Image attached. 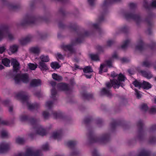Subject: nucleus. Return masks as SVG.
Returning <instances> with one entry per match:
<instances>
[{
  "label": "nucleus",
  "mask_w": 156,
  "mask_h": 156,
  "mask_svg": "<svg viewBox=\"0 0 156 156\" xmlns=\"http://www.w3.org/2000/svg\"><path fill=\"white\" fill-rule=\"evenodd\" d=\"M69 28L72 31L75 32L78 37L74 41L72 42V44L62 45L61 48L65 51H68L70 53H73L74 52L73 46L82 43L84 40V37L90 36V33L87 31L80 29L79 27L75 23H71L69 26Z\"/></svg>",
  "instance_id": "nucleus-1"
},
{
  "label": "nucleus",
  "mask_w": 156,
  "mask_h": 156,
  "mask_svg": "<svg viewBox=\"0 0 156 156\" xmlns=\"http://www.w3.org/2000/svg\"><path fill=\"white\" fill-rule=\"evenodd\" d=\"M20 119L22 121H27L29 122L33 126L37 134L41 136L46 135L45 130L43 128L42 126L38 123V120L36 119L25 115H21L20 117Z\"/></svg>",
  "instance_id": "nucleus-2"
},
{
  "label": "nucleus",
  "mask_w": 156,
  "mask_h": 156,
  "mask_svg": "<svg viewBox=\"0 0 156 156\" xmlns=\"http://www.w3.org/2000/svg\"><path fill=\"white\" fill-rule=\"evenodd\" d=\"M121 0H105L103 4L102 8L103 9V12L102 13L101 16L99 17L98 21V23H94L92 26L95 29H97L100 34L101 33L102 30L99 27V24L100 23L104 20V16L107 12L108 6L113 3L120 2Z\"/></svg>",
  "instance_id": "nucleus-3"
},
{
  "label": "nucleus",
  "mask_w": 156,
  "mask_h": 156,
  "mask_svg": "<svg viewBox=\"0 0 156 156\" xmlns=\"http://www.w3.org/2000/svg\"><path fill=\"white\" fill-rule=\"evenodd\" d=\"M87 136L90 143L99 142L105 143L108 142L110 140V135L108 133L103 134L101 137H98L95 135L92 130H89Z\"/></svg>",
  "instance_id": "nucleus-4"
},
{
  "label": "nucleus",
  "mask_w": 156,
  "mask_h": 156,
  "mask_svg": "<svg viewBox=\"0 0 156 156\" xmlns=\"http://www.w3.org/2000/svg\"><path fill=\"white\" fill-rule=\"evenodd\" d=\"M26 92L23 91H21L16 95L17 98L20 99L23 103L27 102V105L28 109L30 110L37 109L39 107V105L37 103L30 104L28 101V97L26 94Z\"/></svg>",
  "instance_id": "nucleus-5"
},
{
  "label": "nucleus",
  "mask_w": 156,
  "mask_h": 156,
  "mask_svg": "<svg viewBox=\"0 0 156 156\" xmlns=\"http://www.w3.org/2000/svg\"><path fill=\"white\" fill-rule=\"evenodd\" d=\"M116 81L114 80V79L110 80V82H108L106 83V86L107 88L106 89L104 88L101 90V94H102L106 95L107 97H110L112 96V94L110 89L113 87L115 89L119 88V84H117Z\"/></svg>",
  "instance_id": "nucleus-6"
},
{
  "label": "nucleus",
  "mask_w": 156,
  "mask_h": 156,
  "mask_svg": "<svg viewBox=\"0 0 156 156\" xmlns=\"http://www.w3.org/2000/svg\"><path fill=\"white\" fill-rule=\"evenodd\" d=\"M14 79L16 84H19L21 82L27 83L29 81V75L27 73H18L15 76Z\"/></svg>",
  "instance_id": "nucleus-7"
},
{
  "label": "nucleus",
  "mask_w": 156,
  "mask_h": 156,
  "mask_svg": "<svg viewBox=\"0 0 156 156\" xmlns=\"http://www.w3.org/2000/svg\"><path fill=\"white\" fill-rule=\"evenodd\" d=\"M37 20V18L34 16L27 14L24 19L22 20L20 25L23 26L28 25L35 24Z\"/></svg>",
  "instance_id": "nucleus-8"
},
{
  "label": "nucleus",
  "mask_w": 156,
  "mask_h": 156,
  "mask_svg": "<svg viewBox=\"0 0 156 156\" xmlns=\"http://www.w3.org/2000/svg\"><path fill=\"white\" fill-rule=\"evenodd\" d=\"M125 18L127 20L131 19L134 20L137 24H139L141 21V18L139 14H135L134 12H125L124 13Z\"/></svg>",
  "instance_id": "nucleus-9"
},
{
  "label": "nucleus",
  "mask_w": 156,
  "mask_h": 156,
  "mask_svg": "<svg viewBox=\"0 0 156 156\" xmlns=\"http://www.w3.org/2000/svg\"><path fill=\"white\" fill-rule=\"evenodd\" d=\"M137 126L138 128V138L139 140H141L144 139V135L143 121L141 120H139L137 123Z\"/></svg>",
  "instance_id": "nucleus-10"
},
{
  "label": "nucleus",
  "mask_w": 156,
  "mask_h": 156,
  "mask_svg": "<svg viewBox=\"0 0 156 156\" xmlns=\"http://www.w3.org/2000/svg\"><path fill=\"white\" fill-rule=\"evenodd\" d=\"M153 15L152 13H150L148 16L146 18L145 21L147 22L148 28L147 31L148 34L150 35L152 34V28L154 26V24L152 22Z\"/></svg>",
  "instance_id": "nucleus-11"
},
{
  "label": "nucleus",
  "mask_w": 156,
  "mask_h": 156,
  "mask_svg": "<svg viewBox=\"0 0 156 156\" xmlns=\"http://www.w3.org/2000/svg\"><path fill=\"white\" fill-rule=\"evenodd\" d=\"M126 79L125 76L123 75L122 73H120L118 75L117 80L115 79L114 80L116 81L117 82V84H119V87L120 86H121L123 87L125 86V84L122 83L125 81Z\"/></svg>",
  "instance_id": "nucleus-12"
},
{
  "label": "nucleus",
  "mask_w": 156,
  "mask_h": 156,
  "mask_svg": "<svg viewBox=\"0 0 156 156\" xmlns=\"http://www.w3.org/2000/svg\"><path fill=\"white\" fill-rule=\"evenodd\" d=\"M123 122L119 120L113 119L112 122L110 123V126L112 130H115L116 126H122Z\"/></svg>",
  "instance_id": "nucleus-13"
},
{
  "label": "nucleus",
  "mask_w": 156,
  "mask_h": 156,
  "mask_svg": "<svg viewBox=\"0 0 156 156\" xmlns=\"http://www.w3.org/2000/svg\"><path fill=\"white\" fill-rule=\"evenodd\" d=\"M57 87L59 90L62 91H68L69 90L68 85L66 83H58L57 85Z\"/></svg>",
  "instance_id": "nucleus-14"
},
{
  "label": "nucleus",
  "mask_w": 156,
  "mask_h": 156,
  "mask_svg": "<svg viewBox=\"0 0 156 156\" xmlns=\"http://www.w3.org/2000/svg\"><path fill=\"white\" fill-rule=\"evenodd\" d=\"M11 60V65L13 66V70L14 72H17L20 69V64L16 59H13Z\"/></svg>",
  "instance_id": "nucleus-15"
},
{
  "label": "nucleus",
  "mask_w": 156,
  "mask_h": 156,
  "mask_svg": "<svg viewBox=\"0 0 156 156\" xmlns=\"http://www.w3.org/2000/svg\"><path fill=\"white\" fill-rule=\"evenodd\" d=\"M83 98L84 99L89 100L93 98V94H91L87 93L86 91H83L81 93Z\"/></svg>",
  "instance_id": "nucleus-16"
},
{
  "label": "nucleus",
  "mask_w": 156,
  "mask_h": 156,
  "mask_svg": "<svg viewBox=\"0 0 156 156\" xmlns=\"http://www.w3.org/2000/svg\"><path fill=\"white\" fill-rule=\"evenodd\" d=\"M146 46L144 43L143 41L141 39H140L139 41L138 44L136 47V49L140 51H142L144 49V47Z\"/></svg>",
  "instance_id": "nucleus-17"
},
{
  "label": "nucleus",
  "mask_w": 156,
  "mask_h": 156,
  "mask_svg": "<svg viewBox=\"0 0 156 156\" xmlns=\"http://www.w3.org/2000/svg\"><path fill=\"white\" fill-rule=\"evenodd\" d=\"M62 130L58 132H54L53 133L52 137L55 139H57L58 140H60L62 138Z\"/></svg>",
  "instance_id": "nucleus-18"
},
{
  "label": "nucleus",
  "mask_w": 156,
  "mask_h": 156,
  "mask_svg": "<svg viewBox=\"0 0 156 156\" xmlns=\"http://www.w3.org/2000/svg\"><path fill=\"white\" fill-rule=\"evenodd\" d=\"M140 73L142 75L147 79H150L152 77V75L150 71H146L144 70H141Z\"/></svg>",
  "instance_id": "nucleus-19"
},
{
  "label": "nucleus",
  "mask_w": 156,
  "mask_h": 156,
  "mask_svg": "<svg viewBox=\"0 0 156 156\" xmlns=\"http://www.w3.org/2000/svg\"><path fill=\"white\" fill-rule=\"evenodd\" d=\"M41 81L39 79H34L31 80L30 85L32 87H37L41 85Z\"/></svg>",
  "instance_id": "nucleus-20"
},
{
  "label": "nucleus",
  "mask_w": 156,
  "mask_h": 156,
  "mask_svg": "<svg viewBox=\"0 0 156 156\" xmlns=\"http://www.w3.org/2000/svg\"><path fill=\"white\" fill-rule=\"evenodd\" d=\"M38 67L41 71H46L48 69V66L44 62H40L39 63Z\"/></svg>",
  "instance_id": "nucleus-21"
},
{
  "label": "nucleus",
  "mask_w": 156,
  "mask_h": 156,
  "mask_svg": "<svg viewBox=\"0 0 156 156\" xmlns=\"http://www.w3.org/2000/svg\"><path fill=\"white\" fill-rule=\"evenodd\" d=\"M151 152L150 151L142 149L137 156H150Z\"/></svg>",
  "instance_id": "nucleus-22"
},
{
  "label": "nucleus",
  "mask_w": 156,
  "mask_h": 156,
  "mask_svg": "<svg viewBox=\"0 0 156 156\" xmlns=\"http://www.w3.org/2000/svg\"><path fill=\"white\" fill-rule=\"evenodd\" d=\"M151 85L149 82L144 81L142 83L141 87L144 89L148 90L152 87Z\"/></svg>",
  "instance_id": "nucleus-23"
},
{
  "label": "nucleus",
  "mask_w": 156,
  "mask_h": 156,
  "mask_svg": "<svg viewBox=\"0 0 156 156\" xmlns=\"http://www.w3.org/2000/svg\"><path fill=\"white\" fill-rule=\"evenodd\" d=\"M52 114L55 119L62 118L64 117L63 113L61 112H53Z\"/></svg>",
  "instance_id": "nucleus-24"
},
{
  "label": "nucleus",
  "mask_w": 156,
  "mask_h": 156,
  "mask_svg": "<svg viewBox=\"0 0 156 156\" xmlns=\"http://www.w3.org/2000/svg\"><path fill=\"white\" fill-rule=\"evenodd\" d=\"M31 38L32 37L31 36L27 37L25 38L20 40V42L22 45L25 44L31 41Z\"/></svg>",
  "instance_id": "nucleus-25"
},
{
  "label": "nucleus",
  "mask_w": 156,
  "mask_h": 156,
  "mask_svg": "<svg viewBox=\"0 0 156 156\" xmlns=\"http://www.w3.org/2000/svg\"><path fill=\"white\" fill-rule=\"evenodd\" d=\"M77 144V142L75 140H70L67 142V146L70 148H73Z\"/></svg>",
  "instance_id": "nucleus-26"
},
{
  "label": "nucleus",
  "mask_w": 156,
  "mask_h": 156,
  "mask_svg": "<svg viewBox=\"0 0 156 156\" xmlns=\"http://www.w3.org/2000/svg\"><path fill=\"white\" fill-rule=\"evenodd\" d=\"M19 48V45L16 44H14L10 46V51L12 54H14L18 51Z\"/></svg>",
  "instance_id": "nucleus-27"
},
{
  "label": "nucleus",
  "mask_w": 156,
  "mask_h": 156,
  "mask_svg": "<svg viewBox=\"0 0 156 156\" xmlns=\"http://www.w3.org/2000/svg\"><path fill=\"white\" fill-rule=\"evenodd\" d=\"M30 52L34 54H38L40 52V49L37 47H33L30 49Z\"/></svg>",
  "instance_id": "nucleus-28"
},
{
  "label": "nucleus",
  "mask_w": 156,
  "mask_h": 156,
  "mask_svg": "<svg viewBox=\"0 0 156 156\" xmlns=\"http://www.w3.org/2000/svg\"><path fill=\"white\" fill-rule=\"evenodd\" d=\"M52 77L54 80L58 81H61L62 80V78L61 76L58 75L55 73H53L52 74Z\"/></svg>",
  "instance_id": "nucleus-29"
},
{
  "label": "nucleus",
  "mask_w": 156,
  "mask_h": 156,
  "mask_svg": "<svg viewBox=\"0 0 156 156\" xmlns=\"http://www.w3.org/2000/svg\"><path fill=\"white\" fill-rule=\"evenodd\" d=\"M9 147V145L6 144H2L0 145V153H3Z\"/></svg>",
  "instance_id": "nucleus-30"
},
{
  "label": "nucleus",
  "mask_w": 156,
  "mask_h": 156,
  "mask_svg": "<svg viewBox=\"0 0 156 156\" xmlns=\"http://www.w3.org/2000/svg\"><path fill=\"white\" fill-rule=\"evenodd\" d=\"M83 72L85 73H90L93 72V69L90 66H86L83 69Z\"/></svg>",
  "instance_id": "nucleus-31"
},
{
  "label": "nucleus",
  "mask_w": 156,
  "mask_h": 156,
  "mask_svg": "<svg viewBox=\"0 0 156 156\" xmlns=\"http://www.w3.org/2000/svg\"><path fill=\"white\" fill-rule=\"evenodd\" d=\"M92 120V118L91 116L86 117L84 119L83 122L85 124L88 125L91 122Z\"/></svg>",
  "instance_id": "nucleus-32"
},
{
  "label": "nucleus",
  "mask_w": 156,
  "mask_h": 156,
  "mask_svg": "<svg viewBox=\"0 0 156 156\" xmlns=\"http://www.w3.org/2000/svg\"><path fill=\"white\" fill-rule=\"evenodd\" d=\"M51 98L54 100H56V97L57 94V91L55 88H52L51 90Z\"/></svg>",
  "instance_id": "nucleus-33"
},
{
  "label": "nucleus",
  "mask_w": 156,
  "mask_h": 156,
  "mask_svg": "<svg viewBox=\"0 0 156 156\" xmlns=\"http://www.w3.org/2000/svg\"><path fill=\"white\" fill-rule=\"evenodd\" d=\"M40 58L41 59V62H48L49 61V57L47 55L45 56L42 55L41 56Z\"/></svg>",
  "instance_id": "nucleus-34"
},
{
  "label": "nucleus",
  "mask_w": 156,
  "mask_h": 156,
  "mask_svg": "<svg viewBox=\"0 0 156 156\" xmlns=\"http://www.w3.org/2000/svg\"><path fill=\"white\" fill-rule=\"evenodd\" d=\"M51 66L54 69H58L60 67L58 63L56 62H51Z\"/></svg>",
  "instance_id": "nucleus-35"
},
{
  "label": "nucleus",
  "mask_w": 156,
  "mask_h": 156,
  "mask_svg": "<svg viewBox=\"0 0 156 156\" xmlns=\"http://www.w3.org/2000/svg\"><path fill=\"white\" fill-rule=\"evenodd\" d=\"M130 42V40L129 39H127L124 41L123 44L121 46L122 48L124 49L127 48Z\"/></svg>",
  "instance_id": "nucleus-36"
},
{
  "label": "nucleus",
  "mask_w": 156,
  "mask_h": 156,
  "mask_svg": "<svg viewBox=\"0 0 156 156\" xmlns=\"http://www.w3.org/2000/svg\"><path fill=\"white\" fill-rule=\"evenodd\" d=\"M143 6L144 8L147 9L149 10L151 9V5L148 4L146 0L144 1Z\"/></svg>",
  "instance_id": "nucleus-37"
},
{
  "label": "nucleus",
  "mask_w": 156,
  "mask_h": 156,
  "mask_svg": "<svg viewBox=\"0 0 156 156\" xmlns=\"http://www.w3.org/2000/svg\"><path fill=\"white\" fill-rule=\"evenodd\" d=\"M90 57L92 60L94 61L99 60V56L97 55L91 54L90 55Z\"/></svg>",
  "instance_id": "nucleus-38"
},
{
  "label": "nucleus",
  "mask_w": 156,
  "mask_h": 156,
  "mask_svg": "<svg viewBox=\"0 0 156 156\" xmlns=\"http://www.w3.org/2000/svg\"><path fill=\"white\" fill-rule=\"evenodd\" d=\"M37 64H34L32 63H29L28 64V66L29 69L32 70H35L37 68Z\"/></svg>",
  "instance_id": "nucleus-39"
},
{
  "label": "nucleus",
  "mask_w": 156,
  "mask_h": 156,
  "mask_svg": "<svg viewBox=\"0 0 156 156\" xmlns=\"http://www.w3.org/2000/svg\"><path fill=\"white\" fill-rule=\"evenodd\" d=\"M10 10H16L20 8V5H13L10 3Z\"/></svg>",
  "instance_id": "nucleus-40"
},
{
  "label": "nucleus",
  "mask_w": 156,
  "mask_h": 156,
  "mask_svg": "<svg viewBox=\"0 0 156 156\" xmlns=\"http://www.w3.org/2000/svg\"><path fill=\"white\" fill-rule=\"evenodd\" d=\"M149 47L152 50L156 49V42L154 41H152Z\"/></svg>",
  "instance_id": "nucleus-41"
},
{
  "label": "nucleus",
  "mask_w": 156,
  "mask_h": 156,
  "mask_svg": "<svg viewBox=\"0 0 156 156\" xmlns=\"http://www.w3.org/2000/svg\"><path fill=\"white\" fill-rule=\"evenodd\" d=\"M133 84L136 87H138L139 88L141 87L142 83L136 80L133 81Z\"/></svg>",
  "instance_id": "nucleus-42"
},
{
  "label": "nucleus",
  "mask_w": 156,
  "mask_h": 156,
  "mask_svg": "<svg viewBox=\"0 0 156 156\" xmlns=\"http://www.w3.org/2000/svg\"><path fill=\"white\" fill-rule=\"evenodd\" d=\"M16 142L19 144H23L24 142V140L23 138L18 137L16 140Z\"/></svg>",
  "instance_id": "nucleus-43"
},
{
  "label": "nucleus",
  "mask_w": 156,
  "mask_h": 156,
  "mask_svg": "<svg viewBox=\"0 0 156 156\" xmlns=\"http://www.w3.org/2000/svg\"><path fill=\"white\" fill-rule=\"evenodd\" d=\"M3 64L6 66H8L9 64V60L7 58H4L2 60Z\"/></svg>",
  "instance_id": "nucleus-44"
},
{
  "label": "nucleus",
  "mask_w": 156,
  "mask_h": 156,
  "mask_svg": "<svg viewBox=\"0 0 156 156\" xmlns=\"http://www.w3.org/2000/svg\"><path fill=\"white\" fill-rule=\"evenodd\" d=\"M41 148L43 150L45 151L49 150V146L48 143H46L45 144L42 145Z\"/></svg>",
  "instance_id": "nucleus-45"
},
{
  "label": "nucleus",
  "mask_w": 156,
  "mask_h": 156,
  "mask_svg": "<svg viewBox=\"0 0 156 156\" xmlns=\"http://www.w3.org/2000/svg\"><path fill=\"white\" fill-rule=\"evenodd\" d=\"M129 30V28L126 26H124L120 29V30L124 33H127Z\"/></svg>",
  "instance_id": "nucleus-46"
},
{
  "label": "nucleus",
  "mask_w": 156,
  "mask_h": 156,
  "mask_svg": "<svg viewBox=\"0 0 156 156\" xmlns=\"http://www.w3.org/2000/svg\"><path fill=\"white\" fill-rule=\"evenodd\" d=\"M134 90L135 92V95L137 98L138 99L141 98L142 95L140 93V92L136 89H135Z\"/></svg>",
  "instance_id": "nucleus-47"
},
{
  "label": "nucleus",
  "mask_w": 156,
  "mask_h": 156,
  "mask_svg": "<svg viewBox=\"0 0 156 156\" xmlns=\"http://www.w3.org/2000/svg\"><path fill=\"white\" fill-rule=\"evenodd\" d=\"M42 115L44 119H47L49 117V114L48 112L44 111L43 112Z\"/></svg>",
  "instance_id": "nucleus-48"
},
{
  "label": "nucleus",
  "mask_w": 156,
  "mask_h": 156,
  "mask_svg": "<svg viewBox=\"0 0 156 156\" xmlns=\"http://www.w3.org/2000/svg\"><path fill=\"white\" fill-rule=\"evenodd\" d=\"M149 142L150 144H154L156 142V137L151 136L150 137Z\"/></svg>",
  "instance_id": "nucleus-49"
},
{
  "label": "nucleus",
  "mask_w": 156,
  "mask_h": 156,
  "mask_svg": "<svg viewBox=\"0 0 156 156\" xmlns=\"http://www.w3.org/2000/svg\"><path fill=\"white\" fill-rule=\"evenodd\" d=\"M140 109L143 111H146L148 110V107L147 105L144 104L141 105Z\"/></svg>",
  "instance_id": "nucleus-50"
},
{
  "label": "nucleus",
  "mask_w": 156,
  "mask_h": 156,
  "mask_svg": "<svg viewBox=\"0 0 156 156\" xmlns=\"http://www.w3.org/2000/svg\"><path fill=\"white\" fill-rule=\"evenodd\" d=\"M151 65V63L147 61H144L142 63V66L147 67H149Z\"/></svg>",
  "instance_id": "nucleus-51"
},
{
  "label": "nucleus",
  "mask_w": 156,
  "mask_h": 156,
  "mask_svg": "<svg viewBox=\"0 0 156 156\" xmlns=\"http://www.w3.org/2000/svg\"><path fill=\"white\" fill-rule=\"evenodd\" d=\"M53 102L51 101H47L45 104V105L49 109H51L52 105H53Z\"/></svg>",
  "instance_id": "nucleus-52"
},
{
  "label": "nucleus",
  "mask_w": 156,
  "mask_h": 156,
  "mask_svg": "<svg viewBox=\"0 0 156 156\" xmlns=\"http://www.w3.org/2000/svg\"><path fill=\"white\" fill-rule=\"evenodd\" d=\"M129 6L131 10H133L134 11H135L136 9V5L135 4L132 3L129 4Z\"/></svg>",
  "instance_id": "nucleus-53"
},
{
  "label": "nucleus",
  "mask_w": 156,
  "mask_h": 156,
  "mask_svg": "<svg viewBox=\"0 0 156 156\" xmlns=\"http://www.w3.org/2000/svg\"><path fill=\"white\" fill-rule=\"evenodd\" d=\"M79 154V151L76 150H75L71 152L70 156H77Z\"/></svg>",
  "instance_id": "nucleus-54"
},
{
  "label": "nucleus",
  "mask_w": 156,
  "mask_h": 156,
  "mask_svg": "<svg viewBox=\"0 0 156 156\" xmlns=\"http://www.w3.org/2000/svg\"><path fill=\"white\" fill-rule=\"evenodd\" d=\"M92 156H101L97 150L95 149L92 152Z\"/></svg>",
  "instance_id": "nucleus-55"
},
{
  "label": "nucleus",
  "mask_w": 156,
  "mask_h": 156,
  "mask_svg": "<svg viewBox=\"0 0 156 156\" xmlns=\"http://www.w3.org/2000/svg\"><path fill=\"white\" fill-rule=\"evenodd\" d=\"M105 62L106 64V65L108 66L109 67H111L112 66V61L111 59L106 60Z\"/></svg>",
  "instance_id": "nucleus-56"
},
{
  "label": "nucleus",
  "mask_w": 156,
  "mask_h": 156,
  "mask_svg": "<svg viewBox=\"0 0 156 156\" xmlns=\"http://www.w3.org/2000/svg\"><path fill=\"white\" fill-rule=\"evenodd\" d=\"M59 12L63 16H64L66 14L65 11L63 8H61L59 9Z\"/></svg>",
  "instance_id": "nucleus-57"
},
{
  "label": "nucleus",
  "mask_w": 156,
  "mask_h": 156,
  "mask_svg": "<svg viewBox=\"0 0 156 156\" xmlns=\"http://www.w3.org/2000/svg\"><path fill=\"white\" fill-rule=\"evenodd\" d=\"M96 49L99 52H103L104 51L103 48L99 45L97 46Z\"/></svg>",
  "instance_id": "nucleus-58"
},
{
  "label": "nucleus",
  "mask_w": 156,
  "mask_h": 156,
  "mask_svg": "<svg viewBox=\"0 0 156 156\" xmlns=\"http://www.w3.org/2000/svg\"><path fill=\"white\" fill-rule=\"evenodd\" d=\"M96 0H88V2L89 4L91 6L94 5Z\"/></svg>",
  "instance_id": "nucleus-59"
},
{
  "label": "nucleus",
  "mask_w": 156,
  "mask_h": 156,
  "mask_svg": "<svg viewBox=\"0 0 156 156\" xmlns=\"http://www.w3.org/2000/svg\"><path fill=\"white\" fill-rule=\"evenodd\" d=\"M58 27L60 29H64L66 28V26L61 22H60L58 24Z\"/></svg>",
  "instance_id": "nucleus-60"
},
{
  "label": "nucleus",
  "mask_w": 156,
  "mask_h": 156,
  "mask_svg": "<svg viewBox=\"0 0 156 156\" xmlns=\"http://www.w3.org/2000/svg\"><path fill=\"white\" fill-rule=\"evenodd\" d=\"M96 123L98 125L101 124L103 121L101 119L98 118L96 119Z\"/></svg>",
  "instance_id": "nucleus-61"
},
{
  "label": "nucleus",
  "mask_w": 156,
  "mask_h": 156,
  "mask_svg": "<svg viewBox=\"0 0 156 156\" xmlns=\"http://www.w3.org/2000/svg\"><path fill=\"white\" fill-rule=\"evenodd\" d=\"M150 113H156V108H152L149 110Z\"/></svg>",
  "instance_id": "nucleus-62"
},
{
  "label": "nucleus",
  "mask_w": 156,
  "mask_h": 156,
  "mask_svg": "<svg viewBox=\"0 0 156 156\" xmlns=\"http://www.w3.org/2000/svg\"><path fill=\"white\" fill-rule=\"evenodd\" d=\"M41 19L42 20L44 21L46 23H48L49 21V19L46 17H41Z\"/></svg>",
  "instance_id": "nucleus-63"
},
{
  "label": "nucleus",
  "mask_w": 156,
  "mask_h": 156,
  "mask_svg": "<svg viewBox=\"0 0 156 156\" xmlns=\"http://www.w3.org/2000/svg\"><path fill=\"white\" fill-rule=\"evenodd\" d=\"M156 130V125H153L150 128V132H152Z\"/></svg>",
  "instance_id": "nucleus-64"
}]
</instances>
